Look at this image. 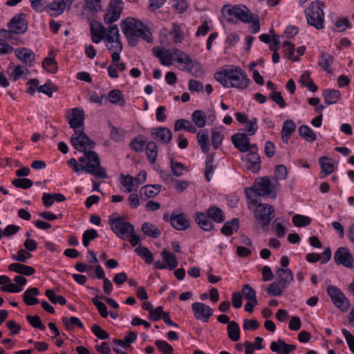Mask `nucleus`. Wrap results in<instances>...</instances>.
Returning a JSON list of instances; mask_svg holds the SVG:
<instances>
[{
	"label": "nucleus",
	"mask_w": 354,
	"mask_h": 354,
	"mask_svg": "<svg viewBox=\"0 0 354 354\" xmlns=\"http://www.w3.org/2000/svg\"><path fill=\"white\" fill-rule=\"evenodd\" d=\"M72 146L79 151L85 153L87 159L85 171L95 177H107L105 168L100 166V160L96 152L91 151L95 143L84 132V129L74 131L71 138Z\"/></svg>",
	"instance_id": "f257e3e1"
},
{
	"label": "nucleus",
	"mask_w": 354,
	"mask_h": 354,
	"mask_svg": "<svg viewBox=\"0 0 354 354\" xmlns=\"http://www.w3.org/2000/svg\"><path fill=\"white\" fill-rule=\"evenodd\" d=\"M121 28L131 46H135L137 44L138 37L147 41H151L149 30L142 22L134 18H127L122 21Z\"/></svg>",
	"instance_id": "f03ea898"
},
{
	"label": "nucleus",
	"mask_w": 354,
	"mask_h": 354,
	"mask_svg": "<svg viewBox=\"0 0 354 354\" xmlns=\"http://www.w3.org/2000/svg\"><path fill=\"white\" fill-rule=\"evenodd\" d=\"M276 179L272 178H256L252 186L245 187V193L250 204L256 205L257 203V196H266L270 195L276 189Z\"/></svg>",
	"instance_id": "7ed1b4c3"
},
{
	"label": "nucleus",
	"mask_w": 354,
	"mask_h": 354,
	"mask_svg": "<svg viewBox=\"0 0 354 354\" xmlns=\"http://www.w3.org/2000/svg\"><path fill=\"white\" fill-rule=\"evenodd\" d=\"M324 3L319 1L311 2L305 10V15L308 24L317 29H322L324 27V12L322 7Z\"/></svg>",
	"instance_id": "20e7f679"
},
{
	"label": "nucleus",
	"mask_w": 354,
	"mask_h": 354,
	"mask_svg": "<svg viewBox=\"0 0 354 354\" xmlns=\"http://www.w3.org/2000/svg\"><path fill=\"white\" fill-rule=\"evenodd\" d=\"M109 223L111 230L120 239H127L129 234L133 232V226L129 222L124 221L122 217L113 218V216H112L109 218Z\"/></svg>",
	"instance_id": "39448f33"
},
{
	"label": "nucleus",
	"mask_w": 354,
	"mask_h": 354,
	"mask_svg": "<svg viewBox=\"0 0 354 354\" xmlns=\"http://www.w3.org/2000/svg\"><path fill=\"white\" fill-rule=\"evenodd\" d=\"M250 82V80L240 67L232 66L230 68V87L245 89Z\"/></svg>",
	"instance_id": "423d86ee"
},
{
	"label": "nucleus",
	"mask_w": 354,
	"mask_h": 354,
	"mask_svg": "<svg viewBox=\"0 0 354 354\" xmlns=\"http://www.w3.org/2000/svg\"><path fill=\"white\" fill-rule=\"evenodd\" d=\"M327 293L336 307L343 311H347L350 304L344 294L339 288L335 286L329 285L327 286Z\"/></svg>",
	"instance_id": "0eeeda50"
},
{
	"label": "nucleus",
	"mask_w": 354,
	"mask_h": 354,
	"mask_svg": "<svg viewBox=\"0 0 354 354\" xmlns=\"http://www.w3.org/2000/svg\"><path fill=\"white\" fill-rule=\"evenodd\" d=\"M109 33L106 37V46L109 50L113 53H121L122 44L120 39L119 30L116 25L108 27Z\"/></svg>",
	"instance_id": "6e6552de"
},
{
	"label": "nucleus",
	"mask_w": 354,
	"mask_h": 354,
	"mask_svg": "<svg viewBox=\"0 0 354 354\" xmlns=\"http://www.w3.org/2000/svg\"><path fill=\"white\" fill-rule=\"evenodd\" d=\"M66 118L71 128L74 131H80L84 124V111L80 108L70 109L66 111Z\"/></svg>",
	"instance_id": "1a4fd4ad"
},
{
	"label": "nucleus",
	"mask_w": 354,
	"mask_h": 354,
	"mask_svg": "<svg viewBox=\"0 0 354 354\" xmlns=\"http://www.w3.org/2000/svg\"><path fill=\"white\" fill-rule=\"evenodd\" d=\"M254 216L262 226H266L274 217V209L268 204L259 203L257 205Z\"/></svg>",
	"instance_id": "9d476101"
},
{
	"label": "nucleus",
	"mask_w": 354,
	"mask_h": 354,
	"mask_svg": "<svg viewBox=\"0 0 354 354\" xmlns=\"http://www.w3.org/2000/svg\"><path fill=\"white\" fill-rule=\"evenodd\" d=\"M122 3V0H110L109 8L104 16L106 24H111L120 19L123 9Z\"/></svg>",
	"instance_id": "9b49d317"
},
{
	"label": "nucleus",
	"mask_w": 354,
	"mask_h": 354,
	"mask_svg": "<svg viewBox=\"0 0 354 354\" xmlns=\"http://www.w3.org/2000/svg\"><path fill=\"white\" fill-rule=\"evenodd\" d=\"M245 10L241 8L239 6H231L230 5H225L222 8V12L224 14H227L231 17H235L243 22L250 23L252 21V16L250 15V11L248 8L244 7Z\"/></svg>",
	"instance_id": "f8f14e48"
},
{
	"label": "nucleus",
	"mask_w": 354,
	"mask_h": 354,
	"mask_svg": "<svg viewBox=\"0 0 354 354\" xmlns=\"http://www.w3.org/2000/svg\"><path fill=\"white\" fill-rule=\"evenodd\" d=\"M8 28L17 35L23 34L28 30V23L24 14L15 15L8 22Z\"/></svg>",
	"instance_id": "ddd939ff"
},
{
	"label": "nucleus",
	"mask_w": 354,
	"mask_h": 354,
	"mask_svg": "<svg viewBox=\"0 0 354 354\" xmlns=\"http://www.w3.org/2000/svg\"><path fill=\"white\" fill-rule=\"evenodd\" d=\"M192 308L196 319L201 320L205 323L207 322L210 317L213 315V310L209 306L201 302L192 304Z\"/></svg>",
	"instance_id": "4468645a"
},
{
	"label": "nucleus",
	"mask_w": 354,
	"mask_h": 354,
	"mask_svg": "<svg viewBox=\"0 0 354 354\" xmlns=\"http://www.w3.org/2000/svg\"><path fill=\"white\" fill-rule=\"evenodd\" d=\"M334 260L337 265H343L349 268L353 267V258L346 248H339L335 253Z\"/></svg>",
	"instance_id": "2eb2a0df"
},
{
	"label": "nucleus",
	"mask_w": 354,
	"mask_h": 354,
	"mask_svg": "<svg viewBox=\"0 0 354 354\" xmlns=\"http://www.w3.org/2000/svg\"><path fill=\"white\" fill-rule=\"evenodd\" d=\"M232 142L234 147L241 152L245 153L249 151L250 138L245 133H236L232 138Z\"/></svg>",
	"instance_id": "dca6fc26"
},
{
	"label": "nucleus",
	"mask_w": 354,
	"mask_h": 354,
	"mask_svg": "<svg viewBox=\"0 0 354 354\" xmlns=\"http://www.w3.org/2000/svg\"><path fill=\"white\" fill-rule=\"evenodd\" d=\"M15 53L18 59L27 64L28 66H32L35 60V54L32 50L23 47L15 49Z\"/></svg>",
	"instance_id": "f3484780"
},
{
	"label": "nucleus",
	"mask_w": 354,
	"mask_h": 354,
	"mask_svg": "<svg viewBox=\"0 0 354 354\" xmlns=\"http://www.w3.org/2000/svg\"><path fill=\"white\" fill-rule=\"evenodd\" d=\"M153 139L164 144H168L172 139V133L167 127H158L153 129L151 132Z\"/></svg>",
	"instance_id": "a211bd4d"
},
{
	"label": "nucleus",
	"mask_w": 354,
	"mask_h": 354,
	"mask_svg": "<svg viewBox=\"0 0 354 354\" xmlns=\"http://www.w3.org/2000/svg\"><path fill=\"white\" fill-rule=\"evenodd\" d=\"M170 223L172 227L177 230H185L189 227V221L185 214H175L172 213L170 216Z\"/></svg>",
	"instance_id": "6ab92c4d"
},
{
	"label": "nucleus",
	"mask_w": 354,
	"mask_h": 354,
	"mask_svg": "<svg viewBox=\"0 0 354 354\" xmlns=\"http://www.w3.org/2000/svg\"><path fill=\"white\" fill-rule=\"evenodd\" d=\"M278 281L282 288H286L293 281V273L288 268H278L276 271Z\"/></svg>",
	"instance_id": "aec40b11"
},
{
	"label": "nucleus",
	"mask_w": 354,
	"mask_h": 354,
	"mask_svg": "<svg viewBox=\"0 0 354 354\" xmlns=\"http://www.w3.org/2000/svg\"><path fill=\"white\" fill-rule=\"evenodd\" d=\"M146 178H120L124 192L130 193L136 191L138 187L145 183Z\"/></svg>",
	"instance_id": "412c9836"
},
{
	"label": "nucleus",
	"mask_w": 354,
	"mask_h": 354,
	"mask_svg": "<svg viewBox=\"0 0 354 354\" xmlns=\"http://www.w3.org/2000/svg\"><path fill=\"white\" fill-rule=\"evenodd\" d=\"M8 270L26 276L32 275L35 272L34 268L19 263H11L8 266Z\"/></svg>",
	"instance_id": "4be33fe9"
},
{
	"label": "nucleus",
	"mask_w": 354,
	"mask_h": 354,
	"mask_svg": "<svg viewBox=\"0 0 354 354\" xmlns=\"http://www.w3.org/2000/svg\"><path fill=\"white\" fill-rule=\"evenodd\" d=\"M322 96L324 99L325 103L327 105L335 104L341 97V93L339 90L336 89H325L323 91Z\"/></svg>",
	"instance_id": "5701e85b"
},
{
	"label": "nucleus",
	"mask_w": 354,
	"mask_h": 354,
	"mask_svg": "<svg viewBox=\"0 0 354 354\" xmlns=\"http://www.w3.org/2000/svg\"><path fill=\"white\" fill-rule=\"evenodd\" d=\"M160 185H147L141 187L140 194L144 199L156 196L160 191Z\"/></svg>",
	"instance_id": "b1692460"
},
{
	"label": "nucleus",
	"mask_w": 354,
	"mask_h": 354,
	"mask_svg": "<svg viewBox=\"0 0 354 354\" xmlns=\"http://www.w3.org/2000/svg\"><path fill=\"white\" fill-rule=\"evenodd\" d=\"M296 129V124L292 120H287L283 122L281 130V138L284 142H288L292 133Z\"/></svg>",
	"instance_id": "393cba45"
},
{
	"label": "nucleus",
	"mask_w": 354,
	"mask_h": 354,
	"mask_svg": "<svg viewBox=\"0 0 354 354\" xmlns=\"http://www.w3.org/2000/svg\"><path fill=\"white\" fill-rule=\"evenodd\" d=\"M109 102L113 104H118L121 106L125 105V100L122 92L118 89H113L109 92L106 95Z\"/></svg>",
	"instance_id": "a878e982"
},
{
	"label": "nucleus",
	"mask_w": 354,
	"mask_h": 354,
	"mask_svg": "<svg viewBox=\"0 0 354 354\" xmlns=\"http://www.w3.org/2000/svg\"><path fill=\"white\" fill-rule=\"evenodd\" d=\"M247 160L250 163V165L248 167V168L250 170H252L254 174H257L260 169L261 163L259 154H257L256 151H252L249 154H248Z\"/></svg>",
	"instance_id": "bb28decb"
},
{
	"label": "nucleus",
	"mask_w": 354,
	"mask_h": 354,
	"mask_svg": "<svg viewBox=\"0 0 354 354\" xmlns=\"http://www.w3.org/2000/svg\"><path fill=\"white\" fill-rule=\"evenodd\" d=\"M194 219L199 227L205 231H209L213 228V225L204 213L197 212L195 214Z\"/></svg>",
	"instance_id": "cd10ccee"
},
{
	"label": "nucleus",
	"mask_w": 354,
	"mask_h": 354,
	"mask_svg": "<svg viewBox=\"0 0 354 354\" xmlns=\"http://www.w3.org/2000/svg\"><path fill=\"white\" fill-rule=\"evenodd\" d=\"M333 57L328 53H322L321 58L318 62V65L322 67L325 71L328 73H333L330 68L332 64L333 63Z\"/></svg>",
	"instance_id": "c85d7f7f"
},
{
	"label": "nucleus",
	"mask_w": 354,
	"mask_h": 354,
	"mask_svg": "<svg viewBox=\"0 0 354 354\" xmlns=\"http://www.w3.org/2000/svg\"><path fill=\"white\" fill-rule=\"evenodd\" d=\"M174 131H179L181 129H185L190 133H196L197 129L189 120L185 119L177 120L174 124Z\"/></svg>",
	"instance_id": "c756f323"
},
{
	"label": "nucleus",
	"mask_w": 354,
	"mask_h": 354,
	"mask_svg": "<svg viewBox=\"0 0 354 354\" xmlns=\"http://www.w3.org/2000/svg\"><path fill=\"white\" fill-rule=\"evenodd\" d=\"M39 292L37 288H30L28 289L23 295L24 301L28 306H33L39 303L38 299L32 297V295H39Z\"/></svg>",
	"instance_id": "7c9ffc66"
},
{
	"label": "nucleus",
	"mask_w": 354,
	"mask_h": 354,
	"mask_svg": "<svg viewBox=\"0 0 354 354\" xmlns=\"http://www.w3.org/2000/svg\"><path fill=\"white\" fill-rule=\"evenodd\" d=\"M207 215L214 222L220 223L225 220L223 212L216 206H212L207 210Z\"/></svg>",
	"instance_id": "2f4dec72"
},
{
	"label": "nucleus",
	"mask_w": 354,
	"mask_h": 354,
	"mask_svg": "<svg viewBox=\"0 0 354 354\" xmlns=\"http://www.w3.org/2000/svg\"><path fill=\"white\" fill-rule=\"evenodd\" d=\"M319 163L321 167L322 172L325 175H330L333 172L334 165L331 158L325 156L320 157Z\"/></svg>",
	"instance_id": "473e14b6"
},
{
	"label": "nucleus",
	"mask_w": 354,
	"mask_h": 354,
	"mask_svg": "<svg viewBox=\"0 0 354 354\" xmlns=\"http://www.w3.org/2000/svg\"><path fill=\"white\" fill-rule=\"evenodd\" d=\"M239 227L238 218H233L231 221L226 222L221 229V232L225 236H231L233 232H236Z\"/></svg>",
	"instance_id": "72a5a7b5"
},
{
	"label": "nucleus",
	"mask_w": 354,
	"mask_h": 354,
	"mask_svg": "<svg viewBox=\"0 0 354 354\" xmlns=\"http://www.w3.org/2000/svg\"><path fill=\"white\" fill-rule=\"evenodd\" d=\"M227 335L229 338L233 342H237L240 339V328L239 324L234 322L231 321L227 325Z\"/></svg>",
	"instance_id": "f704fd0d"
},
{
	"label": "nucleus",
	"mask_w": 354,
	"mask_h": 354,
	"mask_svg": "<svg viewBox=\"0 0 354 354\" xmlns=\"http://www.w3.org/2000/svg\"><path fill=\"white\" fill-rule=\"evenodd\" d=\"M299 134L308 142H313L317 139L315 133L307 125H301L299 128Z\"/></svg>",
	"instance_id": "c9c22d12"
},
{
	"label": "nucleus",
	"mask_w": 354,
	"mask_h": 354,
	"mask_svg": "<svg viewBox=\"0 0 354 354\" xmlns=\"http://www.w3.org/2000/svg\"><path fill=\"white\" fill-rule=\"evenodd\" d=\"M161 257L169 270H174L177 266L178 261L174 254L163 250L161 252Z\"/></svg>",
	"instance_id": "e433bc0d"
},
{
	"label": "nucleus",
	"mask_w": 354,
	"mask_h": 354,
	"mask_svg": "<svg viewBox=\"0 0 354 354\" xmlns=\"http://www.w3.org/2000/svg\"><path fill=\"white\" fill-rule=\"evenodd\" d=\"M143 233L152 238H158L160 234V230L154 225L149 223H145L142 225Z\"/></svg>",
	"instance_id": "4c0bfd02"
},
{
	"label": "nucleus",
	"mask_w": 354,
	"mask_h": 354,
	"mask_svg": "<svg viewBox=\"0 0 354 354\" xmlns=\"http://www.w3.org/2000/svg\"><path fill=\"white\" fill-rule=\"evenodd\" d=\"M192 121L199 128H203L206 124V115L201 110H196L192 115Z\"/></svg>",
	"instance_id": "58836bf2"
},
{
	"label": "nucleus",
	"mask_w": 354,
	"mask_h": 354,
	"mask_svg": "<svg viewBox=\"0 0 354 354\" xmlns=\"http://www.w3.org/2000/svg\"><path fill=\"white\" fill-rule=\"evenodd\" d=\"M169 53H171L172 56L174 55L176 57V61L178 63L185 64L187 66H189L192 62V59L186 53L177 48L172 49L171 52H169Z\"/></svg>",
	"instance_id": "ea45409f"
},
{
	"label": "nucleus",
	"mask_w": 354,
	"mask_h": 354,
	"mask_svg": "<svg viewBox=\"0 0 354 354\" xmlns=\"http://www.w3.org/2000/svg\"><path fill=\"white\" fill-rule=\"evenodd\" d=\"M214 77L224 87H230V68L216 72L214 74Z\"/></svg>",
	"instance_id": "a19ab883"
},
{
	"label": "nucleus",
	"mask_w": 354,
	"mask_h": 354,
	"mask_svg": "<svg viewBox=\"0 0 354 354\" xmlns=\"http://www.w3.org/2000/svg\"><path fill=\"white\" fill-rule=\"evenodd\" d=\"M62 322L68 330H72L74 326H77L80 328L84 327L82 322L76 317H71L70 319L64 317L62 318Z\"/></svg>",
	"instance_id": "79ce46f5"
},
{
	"label": "nucleus",
	"mask_w": 354,
	"mask_h": 354,
	"mask_svg": "<svg viewBox=\"0 0 354 354\" xmlns=\"http://www.w3.org/2000/svg\"><path fill=\"white\" fill-rule=\"evenodd\" d=\"M171 168L172 174L176 176L185 175L189 171L188 168L181 162H176L171 159Z\"/></svg>",
	"instance_id": "37998d69"
},
{
	"label": "nucleus",
	"mask_w": 354,
	"mask_h": 354,
	"mask_svg": "<svg viewBox=\"0 0 354 354\" xmlns=\"http://www.w3.org/2000/svg\"><path fill=\"white\" fill-rule=\"evenodd\" d=\"M146 153L148 160L151 163L155 162L158 154V147L156 142H149L147 144Z\"/></svg>",
	"instance_id": "c03bdc74"
},
{
	"label": "nucleus",
	"mask_w": 354,
	"mask_h": 354,
	"mask_svg": "<svg viewBox=\"0 0 354 354\" xmlns=\"http://www.w3.org/2000/svg\"><path fill=\"white\" fill-rule=\"evenodd\" d=\"M241 292L245 299L253 301V304L257 303L256 292L250 285H243L241 288Z\"/></svg>",
	"instance_id": "a18cd8bd"
},
{
	"label": "nucleus",
	"mask_w": 354,
	"mask_h": 354,
	"mask_svg": "<svg viewBox=\"0 0 354 354\" xmlns=\"http://www.w3.org/2000/svg\"><path fill=\"white\" fill-rule=\"evenodd\" d=\"M135 251L140 257L145 259L147 263H151L153 262V254L147 248L139 245L136 248Z\"/></svg>",
	"instance_id": "49530a36"
},
{
	"label": "nucleus",
	"mask_w": 354,
	"mask_h": 354,
	"mask_svg": "<svg viewBox=\"0 0 354 354\" xmlns=\"http://www.w3.org/2000/svg\"><path fill=\"white\" fill-rule=\"evenodd\" d=\"M42 67L50 73H55L57 71V63L54 58L46 57L43 60Z\"/></svg>",
	"instance_id": "de8ad7c7"
},
{
	"label": "nucleus",
	"mask_w": 354,
	"mask_h": 354,
	"mask_svg": "<svg viewBox=\"0 0 354 354\" xmlns=\"http://www.w3.org/2000/svg\"><path fill=\"white\" fill-rule=\"evenodd\" d=\"M169 180V185L171 187L176 189L178 192H183L188 186L189 183L186 180H178L176 178H167Z\"/></svg>",
	"instance_id": "09e8293b"
},
{
	"label": "nucleus",
	"mask_w": 354,
	"mask_h": 354,
	"mask_svg": "<svg viewBox=\"0 0 354 354\" xmlns=\"http://www.w3.org/2000/svg\"><path fill=\"white\" fill-rule=\"evenodd\" d=\"M45 295L53 304L58 303L62 306L66 305V300L63 296H57L54 290L51 289H47L45 292Z\"/></svg>",
	"instance_id": "8fccbe9b"
},
{
	"label": "nucleus",
	"mask_w": 354,
	"mask_h": 354,
	"mask_svg": "<svg viewBox=\"0 0 354 354\" xmlns=\"http://www.w3.org/2000/svg\"><path fill=\"white\" fill-rule=\"evenodd\" d=\"M197 139L202 151L204 153L208 152L209 150L208 134L207 133H205L202 131H200L197 134Z\"/></svg>",
	"instance_id": "3c124183"
},
{
	"label": "nucleus",
	"mask_w": 354,
	"mask_h": 354,
	"mask_svg": "<svg viewBox=\"0 0 354 354\" xmlns=\"http://www.w3.org/2000/svg\"><path fill=\"white\" fill-rule=\"evenodd\" d=\"M45 9L48 11H58V14L63 12L64 10V0H54L45 6Z\"/></svg>",
	"instance_id": "603ef678"
},
{
	"label": "nucleus",
	"mask_w": 354,
	"mask_h": 354,
	"mask_svg": "<svg viewBox=\"0 0 354 354\" xmlns=\"http://www.w3.org/2000/svg\"><path fill=\"white\" fill-rule=\"evenodd\" d=\"M285 342L282 339H278L277 342H272L270 344V349L272 351L277 353V354H288L287 348L284 346Z\"/></svg>",
	"instance_id": "864d4df0"
},
{
	"label": "nucleus",
	"mask_w": 354,
	"mask_h": 354,
	"mask_svg": "<svg viewBox=\"0 0 354 354\" xmlns=\"http://www.w3.org/2000/svg\"><path fill=\"white\" fill-rule=\"evenodd\" d=\"M310 222L311 218L304 215L296 214L292 217V223L297 227H304L308 225Z\"/></svg>",
	"instance_id": "5fc2aeb1"
},
{
	"label": "nucleus",
	"mask_w": 354,
	"mask_h": 354,
	"mask_svg": "<svg viewBox=\"0 0 354 354\" xmlns=\"http://www.w3.org/2000/svg\"><path fill=\"white\" fill-rule=\"evenodd\" d=\"M98 236L97 232L94 229L86 230L82 235V243L84 246L87 247L91 240Z\"/></svg>",
	"instance_id": "6e6d98bb"
},
{
	"label": "nucleus",
	"mask_w": 354,
	"mask_h": 354,
	"mask_svg": "<svg viewBox=\"0 0 354 354\" xmlns=\"http://www.w3.org/2000/svg\"><path fill=\"white\" fill-rule=\"evenodd\" d=\"M283 289L281 286V284L278 282H273L269 285V286L266 288V291L268 294L272 296H280L283 294Z\"/></svg>",
	"instance_id": "4d7b16f0"
},
{
	"label": "nucleus",
	"mask_w": 354,
	"mask_h": 354,
	"mask_svg": "<svg viewBox=\"0 0 354 354\" xmlns=\"http://www.w3.org/2000/svg\"><path fill=\"white\" fill-rule=\"evenodd\" d=\"M223 136L217 129H212L211 132V141L214 149H217L221 145Z\"/></svg>",
	"instance_id": "13d9d810"
},
{
	"label": "nucleus",
	"mask_w": 354,
	"mask_h": 354,
	"mask_svg": "<svg viewBox=\"0 0 354 354\" xmlns=\"http://www.w3.org/2000/svg\"><path fill=\"white\" fill-rule=\"evenodd\" d=\"M146 144V140L141 136L133 138L130 142V147L135 151H141Z\"/></svg>",
	"instance_id": "bf43d9fd"
},
{
	"label": "nucleus",
	"mask_w": 354,
	"mask_h": 354,
	"mask_svg": "<svg viewBox=\"0 0 354 354\" xmlns=\"http://www.w3.org/2000/svg\"><path fill=\"white\" fill-rule=\"evenodd\" d=\"M26 319L32 327L41 330H45L46 327L38 315H27Z\"/></svg>",
	"instance_id": "052dcab7"
},
{
	"label": "nucleus",
	"mask_w": 354,
	"mask_h": 354,
	"mask_svg": "<svg viewBox=\"0 0 354 354\" xmlns=\"http://www.w3.org/2000/svg\"><path fill=\"white\" fill-rule=\"evenodd\" d=\"M86 8L93 12L102 10L101 0H84Z\"/></svg>",
	"instance_id": "680f3d73"
},
{
	"label": "nucleus",
	"mask_w": 354,
	"mask_h": 354,
	"mask_svg": "<svg viewBox=\"0 0 354 354\" xmlns=\"http://www.w3.org/2000/svg\"><path fill=\"white\" fill-rule=\"evenodd\" d=\"M283 47L285 48V53L288 58L290 59L293 62L299 60L297 57H294L295 54V45L288 41L283 42Z\"/></svg>",
	"instance_id": "e2e57ef3"
},
{
	"label": "nucleus",
	"mask_w": 354,
	"mask_h": 354,
	"mask_svg": "<svg viewBox=\"0 0 354 354\" xmlns=\"http://www.w3.org/2000/svg\"><path fill=\"white\" fill-rule=\"evenodd\" d=\"M12 183L17 187L25 189L32 185V182L29 178H15Z\"/></svg>",
	"instance_id": "0e129e2a"
},
{
	"label": "nucleus",
	"mask_w": 354,
	"mask_h": 354,
	"mask_svg": "<svg viewBox=\"0 0 354 354\" xmlns=\"http://www.w3.org/2000/svg\"><path fill=\"white\" fill-rule=\"evenodd\" d=\"M91 330L100 339H106L109 337V333L97 324H94L91 328Z\"/></svg>",
	"instance_id": "69168bd1"
},
{
	"label": "nucleus",
	"mask_w": 354,
	"mask_h": 354,
	"mask_svg": "<svg viewBox=\"0 0 354 354\" xmlns=\"http://www.w3.org/2000/svg\"><path fill=\"white\" fill-rule=\"evenodd\" d=\"M91 25V32L95 33H103L108 34L109 29L108 28H104L100 23L96 21H92L90 24Z\"/></svg>",
	"instance_id": "338daca9"
},
{
	"label": "nucleus",
	"mask_w": 354,
	"mask_h": 354,
	"mask_svg": "<svg viewBox=\"0 0 354 354\" xmlns=\"http://www.w3.org/2000/svg\"><path fill=\"white\" fill-rule=\"evenodd\" d=\"M92 302L97 307L100 315L102 317L106 318L108 316V311L106 305L103 302L99 301L97 298H93Z\"/></svg>",
	"instance_id": "774afa93"
}]
</instances>
